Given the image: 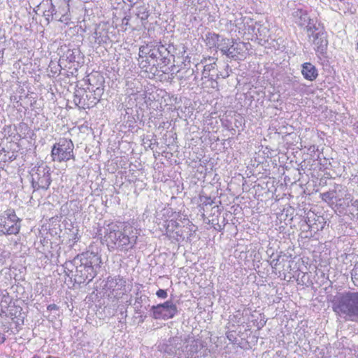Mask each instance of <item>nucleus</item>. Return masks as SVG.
Masks as SVG:
<instances>
[{
  "label": "nucleus",
  "instance_id": "26",
  "mask_svg": "<svg viewBox=\"0 0 358 358\" xmlns=\"http://www.w3.org/2000/svg\"><path fill=\"white\" fill-rule=\"evenodd\" d=\"M201 201L202 202L203 205L207 206V205H212L213 203V200L210 197L205 196L203 198H201Z\"/></svg>",
  "mask_w": 358,
  "mask_h": 358
},
{
  "label": "nucleus",
  "instance_id": "30",
  "mask_svg": "<svg viewBox=\"0 0 358 358\" xmlns=\"http://www.w3.org/2000/svg\"><path fill=\"white\" fill-rule=\"evenodd\" d=\"M143 296H141L140 297L137 298L135 302V305H136V303L140 304L141 302L143 301Z\"/></svg>",
  "mask_w": 358,
  "mask_h": 358
},
{
  "label": "nucleus",
  "instance_id": "4",
  "mask_svg": "<svg viewBox=\"0 0 358 358\" xmlns=\"http://www.w3.org/2000/svg\"><path fill=\"white\" fill-rule=\"evenodd\" d=\"M169 51L164 45H161L155 46L152 49V52L150 54V59H146L145 61L141 60L140 65L142 68L146 67L147 64L156 66L157 69H160V71L165 73L166 70L163 69L168 64H170Z\"/></svg>",
  "mask_w": 358,
  "mask_h": 358
},
{
  "label": "nucleus",
  "instance_id": "14",
  "mask_svg": "<svg viewBox=\"0 0 358 358\" xmlns=\"http://www.w3.org/2000/svg\"><path fill=\"white\" fill-rule=\"evenodd\" d=\"M240 20L241 22L238 20L235 21V26L238 29V32L241 34H251L254 32L255 27L253 24H250L253 22L252 19L244 17L243 19L241 18Z\"/></svg>",
  "mask_w": 358,
  "mask_h": 358
},
{
  "label": "nucleus",
  "instance_id": "11",
  "mask_svg": "<svg viewBox=\"0 0 358 358\" xmlns=\"http://www.w3.org/2000/svg\"><path fill=\"white\" fill-rule=\"evenodd\" d=\"M201 348L199 340L188 338L185 341H181V358H193Z\"/></svg>",
  "mask_w": 358,
  "mask_h": 358
},
{
  "label": "nucleus",
  "instance_id": "32",
  "mask_svg": "<svg viewBox=\"0 0 358 358\" xmlns=\"http://www.w3.org/2000/svg\"><path fill=\"white\" fill-rule=\"evenodd\" d=\"M187 71L189 72V75H193L194 73V69H188Z\"/></svg>",
  "mask_w": 358,
  "mask_h": 358
},
{
  "label": "nucleus",
  "instance_id": "24",
  "mask_svg": "<svg viewBox=\"0 0 358 358\" xmlns=\"http://www.w3.org/2000/svg\"><path fill=\"white\" fill-rule=\"evenodd\" d=\"M156 295L161 299H166L168 296L166 290L159 289L157 291Z\"/></svg>",
  "mask_w": 358,
  "mask_h": 358
},
{
  "label": "nucleus",
  "instance_id": "28",
  "mask_svg": "<svg viewBox=\"0 0 358 358\" xmlns=\"http://www.w3.org/2000/svg\"><path fill=\"white\" fill-rule=\"evenodd\" d=\"M47 309L48 310H58V306L55 304V303H52V304H50L48 307H47Z\"/></svg>",
  "mask_w": 358,
  "mask_h": 358
},
{
  "label": "nucleus",
  "instance_id": "25",
  "mask_svg": "<svg viewBox=\"0 0 358 358\" xmlns=\"http://www.w3.org/2000/svg\"><path fill=\"white\" fill-rule=\"evenodd\" d=\"M280 258V255H278L276 258H273L271 260L270 264L272 268H276L277 266L279 264Z\"/></svg>",
  "mask_w": 358,
  "mask_h": 358
},
{
  "label": "nucleus",
  "instance_id": "21",
  "mask_svg": "<svg viewBox=\"0 0 358 358\" xmlns=\"http://www.w3.org/2000/svg\"><path fill=\"white\" fill-rule=\"evenodd\" d=\"M351 277L354 285L358 287V262L355 264L351 271Z\"/></svg>",
  "mask_w": 358,
  "mask_h": 358
},
{
  "label": "nucleus",
  "instance_id": "19",
  "mask_svg": "<svg viewBox=\"0 0 358 358\" xmlns=\"http://www.w3.org/2000/svg\"><path fill=\"white\" fill-rule=\"evenodd\" d=\"M57 13L58 11L56 9L55 6L52 3H51L50 9L48 11L46 10L44 15L46 17V19L49 20L50 17L52 20L54 18V17L57 18L58 17Z\"/></svg>",
  "mask_w": 358,
  "mask_h": 358
},
{
  "label": "nucleus",
  "instance_id": "13",
  "mask_svg": "<svg viewBox=\"0 0 358 358\" xmlns=\"http://www.w3.org/2000/svg\"><path fill=\"white\" fill-rule=\"evenodd\" d=\"M294 21L300 27H306L308 24H315L313 20H311L308 15L307 11L302 8H296L292 12Z\"/></svg>",
  "mask_w": 358,
  "mask_h": 358
},
{
  "label": "nucleus",
  "instance_id": "15",
  "mask_svg": "<svg viewBox=\"0 0 358 358\" xmlns=\"http://www.w3.org/2000/svg\"><path fill=\"white\" fill-rule=\"evenodd\" d=\"M301 73L305 79L313 81L318 76L316 67L310 62H306L301 66Z\"/></svg>",
  "mask_w": 358,
  "mask_h": 358
},
{
  "label": "nucleus",
  "instance_id": "9",
  "mask_svg": "<svg viewBox=\"0 0 358 358\" xmlns=\"http://www.w3.org/2000/svg\"><path fill=\"white\" fill-rule=\"evenodd\" d=\"M220 51L231 59L236 60L243 52L244 43H237L233 39L222 38L220 44Z\"/></svg>",
  "mask_w": 358,
  "mask_h": 358
},
{
  "label": "nucleus",
  "instance_id": "17",
  "mask_svg": "<svg viewBox=\"0 0 358 358\" xmlns=\"http://www.w3.org/2000/svg\"><path fill=\"white\" fill-rule=\"evenodd\" d=\"M215 62L204 66L203 70L202 71V78H208L209 80H214V74L211 73L210 72L215 69Z\"/></svg>",
  "mask_w": 358,
  "mask_h": 358
},
{
  "label": "nucleus",
  "instance_id": "8",
  "mask_svg": "<svg viewBox=\"0 0 358 358\" xmlns=\"http://www.w3.org/2000/svg\"><path fill=\"white\" fill-rule=\"evenodd\" d=\"M51 183L50 168L47 166H39L32 174V186L34 189H47Z\"/></svg>",
  "mask_w": 358,
  "mask_h": 358
},
{
  "label": "nucleus",
  "instance_id": "7",
  "mask_svg": "<svg viewBox=\"0 0 358 358\" xmlns=\"http://www.w3.org/2000/svg\"><path fill=\"white\" fill-rule=\"evenodd\" d=\"M152 317L155 320H168L173 318L178 313V308L172 301L152 306L150 308Z\"/></svg>",
  "mask_w": 358,
  "mask_h": 358
},
{
  "label": "nucleus",
  "instance_id": "22",
  "mask_svg": "<svg viewBox=\"0 0 358 358\" xmlns=\"http://www.w3.org/2000/svg\"><path fill=\"white\" fill-rule=\"evenodd\" d=\"M312 220H311V217L308 215V217H306V224L308 225V227L311 229H313V230H315V231H319L320 229L317 226V224L314 222V223H312ZM323 229V226H321L320 227V230H322Z\"/></svg>",
  "mask_w": 358,
  "mask_h": 358
},
{
  "label": "nucleus",
  "instance_id": "2",
  "mask_svg": "<svg viewBox=\"0 0 358 358\" xmlns=\"http://www.w3.org/2000/svg\"><path fill=\"white\" fill-rule=\"evenodd\" d=\"M106 230L104 237L110 250L128 251L136 244L137 237L130 236L129 228L112 223Z\"/></svg>",
  "mask_w": 358,
  "mask_h": 358
},
{
  "label": "nucleus",
  "instance_id": "6",
  "mask_svg": "<svg viewBox=\"0 0 358 358\" xmlns=\"http://www.w3.org/2000/svg\"><path fill=\"white\" fill-rule=\"evenodd\" d=\"M74 145L71 140L62 138L57 143H55L51 150V157L53 161L67 162L71 159H74L73 155Z\"/></svg>",
  "mask_w": 358,
  "mask_h": 358
},
{
  "label": "nucleus",
  "instance_id": "33",
  "mask_svg": "<svg viewBox=\"0 0 358 358\" xmlns=\"http://www.w3.org/2000/svg\"><path fill=\"white\" fill-rule=\"evenodd\" d=\"M222 229V228L221 227V226H220V225H219V227H217V230H218V231H221Z\"/></svg>",
  "mask_w": 358,
  "mask_h": 358
},
{
  "label": "nucleus",
  "instance_id": "12",
  "mask_svg": "<svg viewBox=\"0 0 358 358\" xmlns=\"http://www.w3.org/2000/svg\"><path fill=\"white\" fill-rule=\"evenodd\" d=\"M159 348L169 356L177 355L181 358V340L177 337L170 338L167 343L161 345Z\"/></svg>",
  "mask_w": 358,
  "mask_h": 358
},
{
  "label": "nucleus",
  "instance_id": "3",
  "mask_svg": "<svg viewBox=\"0 0 358 358\" xmlns=\"http://www.w3.org/2000/svg\"><path fill=\"white\" fill-rule=\"evenodd\" d=\"M332 303L334 312L348 316L352 321L358 322V292L338 293Z\"/></svg>",
  "mask_w": 358,
  "mask_h": 358
},
{
  "label": "nucleus",
  "instance_id": "36",
  "mask_svg": "<svg viewBox=\"0 0 358 358\" xmlns=\"http://www.w3.org/2000/svg\"><path fill=\"white\" fill-rule=\"evenodd\" d=\"M280 358H286V357H285V356H282V357H280Z\"/></svg>",
  "mask_w": 358,
  "mask_h": 358
},
{
  "label": "nucleus",
  "instance_id": "34",
  "mask_svg": "<svg viewBox=\"0 0 358 358\" xmlns=\"http://www.w3.org/2000/svg\"><path fill=\"white\" fill-rule=\"evenodd\" d=\"M32 358H41V357L39 356L35 355H34V357Z\"/></svg>",
  "mask_w": 358,
  "mask_h": 358
},
{
  "label": "nucleus",
  "instance_id": "23",
  "mask_svg": "<svg viewBox=\"0 0 358 358\" xmlns=\"http://www.w3.org/2000/svg\"><path fill=\"white\" fill-rule=\"evenodd\" d=\"M59 13L62 16H64L66 11L69 10V5L65 2H62V3L59 7Z\"/></svg>",
  "mask_w": 358,
  "mask_h": 358
},
{
  "label": "nucleus",
  "instance_id": "37",
  "mask_svg": "<svg viewBox=\"0 0 358 358\" xmlns=\"http://www.w3.org/2000/svg\"><path fill=\"white\" fill-rule=\"evenodd\" d=\"M357 49H358V43H357Z\"/></svg>",
  "mask_w": 358,
  "mask_h": 358
},
{
  "label": "nucleus",
  "instance_id": "31",
  "mask_svg": "<svg viewBox=\"0 0 358 358\" xmlns=\"http://www.w3.org/2000/svg\"><path fill=\"white\" fill-rule=\"evenodd\" d=\"M3 235H8L7 234H6V231L5 230L3 229V228L0 225V236H3Z\"/></svg>",
  "mask_w": 358,
  "mask_h": 358
},
{
  "label": "nucleus",
  "instance_id": "29",
  "mask_svg": "<svg viewBox=\"0 0 358 358\" xmlns=\"http://www.w3.org/2000/svg\"><path fill=\"white\" fill-rule=\"evenodd\" d=\"M73 54H74V52L72 51L71 54L70 55L69 57H68V58H69V60L70 62H75L76 61V58L75 57L73 56Z\"/></svg>",
  "mask_w": 358,
  "mask_h": 358
},
{
  "label": "nucleus",
  "instance_id": "18",
  "mask_svg": "<svg viewBox=\"0 0 358 358\" xmlns=\"http://www.w3.org/2000/svg\"><path fill=\"white\" fill-rule=\"evenodd\" d=\"M152 48H150L148 45L140 47V48H139V53H138V56H139L138 62H139V64L141 62V61H140V59H143L144 57H149L150 58V54L152 52Z\"/></svg>",
  "mask_w": 358,
  "mask_h": 358
},
{
  "label": "nucleus",
  "instance_id": "1",
  "mask_svg": "<svg viewBox=\"0 0 358 358\" xmlns=\"http://www.w3.org/2000/svg\"><path fill=\"white\" fill-rule=\"evenodd\" d=\"M76 265L75 281L79 284L91 282L101 267V257L93 252L78 255L73 260Z\"/></svg>",
  "mask_w": 358,
  "mask_h": 358
},
{
  "label": "nucleus",
  "instance_id": "16",
  "mask_svg": "<svg viewBox=\"0 0 358 358\" xmlns=\"http://www.w3.org/2000/svg\"><path fill=\"white\" fill-rule=\"evenodd\" d=\"M205 42L210 48H216L220 50V36L215 33H207L205 36Z\"/></svg>",
  "mask_w": 358,
  "mask_h": 358
},
{
  "label": "nucleus",
  "instance_id": "27",
  "mask_svg": "<svg viewBox=\"0 0 358 358\" xmlns=\"http://www.w3.org/2000/svg\"><path fill=\"white\" fill-rule=\"evenodd\" d=\"M229 76V73L227 72L225 74L220 73H217L215 75H214L215 79L213 80H217V79L222 78H226Z\"/></svg>",
  "mask_w": 358,
  "mask_h": 358
},
{
  "label": "nucleus",
  "instance_id": "20",
  "mask_svg": "<svg viewBox=\"0 0 358 358\" xmlns=\"http://www.w3.org/2000/svg\"><path fill=\"white\" fill-rule=\"evenodd\" d=\"M336 192L329 191L321 194L322 199L326 202H331L335 198Z\"/></svg>",
  "mask_w": 358,
  "mask_h": 358
},
{
  "label": "nucleus",
  "instance_id": "10",
  "mask_svg": "<svg viewBox=\"0 0 358 358\" xmlns=\"http://www.w3.org/2000/svg\"><path fill=\"white\" fill-rule=\"evenodd\" d=\"M6 217L0 219V225L8 235L17 234L20 231L19 219L14 212L6 213Z\"/></svg>",
  "mask_w": 358,
  "mask_h": 358
},
{
  "label": "nucleus",
  "instance_id": "5",
  "mask_svg": "<svg viewBox=\"0 0 358 358\" xmlns=\"http://www.w3.org/2000/svg\"><path fill=\"white\" fill-rule=\"evenodd\" d=\"M306 31L309 41L313 45V48L318 54L323 55L327 48L328 41L327 32L324 31L323 27L318 26L316 24L313 25L308 24L306 26Z\"/></svg>",
  "mask_w": 358,
  "mask_h": 358
},
{
  "label": "nucleus",
  "instance_id": "35",
  "mask_svg": "<svg viewBox=\"0 0 358 358\" xmlns=\"http://www.w3.org/2000/svg\"><path fill=\"white\" fill-rule=\"evenodd\" d=\"M312 215L313 217V220H315V214H313Z\"/></svg>",
  "mask_w": 358,
  "mask_h": 358
}]
</instances>
